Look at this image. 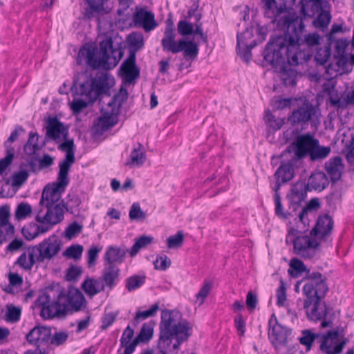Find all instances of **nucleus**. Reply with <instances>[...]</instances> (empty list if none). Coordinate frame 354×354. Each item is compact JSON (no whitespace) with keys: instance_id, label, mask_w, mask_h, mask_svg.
Returning <instances> with one entry per match:
<instances>
[{"instance_id":"1","label":"nucleus","mask_w":354,"mask_h":354,"mask_svg":"<svg viewBox=\"0 0 354 354\" xmlns=\"http://www.w3.org/2000/svg\"><path fill=\"white\" fill-rule=\"evenodd\" d=\"M283 26L287 27L285 37L277 36L270 39L264 52L263 57L266 62L272 64L283 63L285 61L283 53L290 65H299L302 61H308L312 56L301 47L312 48L320 44L319 34L308 33L304 35L305 25L302 18L296 17L292 19L288 15L283 17Z\"/></svg>"},{"instance_id":"2","label":"nucleus","mask_w":354,"mask_h":354,"mask_svg":"<svg viewBox=\"0 0 354 354\" xmlns=\"http://www.w3.org/2000/svg\"><path fill=\"white\" fill-rule=\"evenodd\" d=\"M41 307L40 315L45 319L64 318L68 307L75 311H80L86 307V301L83 294L75 288H70L67 292L57 285L45 288L37 298Z\"/></svg>"},{"instance_id":"3","label":"nucleus","mask_w":354,"mask_h":354,"mask_svg":"<svg viewBox=\"0 0 354 354\" xmlns=\"http://www.w3.org/2000/svg\"><path fill=\"white\" fill-rule=\"evenodd\" d=\"M307 277L308 281L303 287V292L306 297L304 303L306 315L311 321H322V328L332 327L333 309L322 301L328 291L326 278L320 272L308 273Z\"/></svg>"},{"instance_id":"4","label":"nucleus","mask_w":354,"mask_h":354,"mask_svg":"<svg viewBox=\"0 0 354 354\" xmlns=\"http://www.w3.org/2000/svg\"><path fill=\"white\" fill-rule=\"evenodd\" d=\"M69 181L68 174L59 171L57 180L45 186L39 201L40 209L35 217L38 223L57 225L63 221L68 208L61 198Z\"/></svg>"},{"instance_id":"5","label":"nucleus","mask_w":354,"mask_h":354,"mask_svg":"<svg viewBox=\"0 0 354 354\" xmlns=\"http://www.w3.org/2000/svg\"><path fill=\"white\" fill-rule=\"evenodd\" d=\"M158 347L165 354H176L180 345L187 341L192 334V326L178 310H164L160 323Z\"/></svg>"},{"instance_id":"6","label":"nucleus","mask_w":354,"mask_h":354,"mask_svg":"<svg viewBox=\"0 0 354 354\" xmlns=\"http://www.w3.org/2000/svg\"><path fill=\"white\" fill-rule=\"evenodd\" d=\"M111 38H106L100 42L99 48L93 46H84L78 53L77 62L82 57L93 69L102 68L111 70L115 68L123 56L121 48H113Z\"/></svg>"},{"instance_id":"7","label":"nucleus","mask_w":354,"mask_h":354,"mask_svg":"<svg viewBox=\"0 0 354 354\" xmlns=\"http://www.w3.org/2000/svg\"><path fill=\"white\" fill-rule=\"evenodd\" d=\"M176 33L173 23L168 21L164 36L161 39L162 50L166 53L172 54L182 52L184 59L192 62L198 55V44L190 39H180L176 40ZM190 65L191 63L186 66H185V63H181L179 65V70L182 71L184 68H188Z\"/></svg>"},{"instance_id":"8","label":"nucleus","mask_w":354,"mask_h":354,"mask_svg":"<svg viewBox=\"0 0 354 354\" xmlns=\"http://www.w3.org/2000/svg\"><path fill=\"white\" fill-rule=\"evenodd\" d=\"M128 93L126 89L121 90L108 103L107 109H102V115L94 123L93 129L97 134H102L118 123V114L122 104L127 100Z\"/></svg>"},{"instance_id":"9","label":"nucleus","mask_w":354,"mask_h":354,"mask_svg":"<svg viewBox=\"0 0 354 354\" xmlns=\"http://www.w3.org/2000/svg\"><path fill=\"white\" fill-rule=\"evenodd\" d=\"M319 109L308 100L305 99L288 116V121L292 126L301 127V129H305L309 123L316 127L319 123Z\"/></svg>"},{"instance_id":"10","label":"nucleus","mask_w":354,"mask_h":354,"mask_svg":"<svg viewBox=\"0 0 354 354\" xmlns=\"http://www.w3.org/2000/svg\"><path fill=\"white\" fill-rule=\"evenodd\" d=\"M292 244L295 254L304 259H311L319 250L321 241L310 233L297 235L292 240Z\"/></svg>"},{"instance_id":"11","label":"nucleus","mask_w":354,"mask_h":354,"mask_svg":"<svg viewBox=\"0 0 354 354\" xmlns=\"http://www.w3.org/2000/svg\"><path fill=\"white\" fill-rule=\"evenodd\" d=\"M268 338L272 345L279 349L286 346L292 330L281 324L274 314L269 319Z\"/></svg>"},{"instance_id":"12","label":"nucleus","mask_w":354,"mask_h":354,"mask_svg":"<svg viewBox=\"0 0 354 354\" xmlns=\"http://www.w3.org/2000/svg\"><path fill=\"white\" fill-rule=\"evenodd\" d=\"M37 256L39 263L50 261L58 254L61 250V241L56 235L50 236L39 244L32 246Z\"/></svg>"},{"instance_id":"13","label":"nucleus","mask_w":354,"mask_h":354,"mask_svg":"<svg viewBox=\"0 0 354 354\" xmlns=\"http://www.w3.org/2000/svg\"><path fill=\"white\" fill-rule=\"evenodd\" d=\"M317 140L310 133L297 136L291 145L294 152L293 158L301 160L308 157Z\"/></svg>"},{"instance_id":"14","label":"nucleus","mask_w":354,"mask_h":354,"mask_svg":"<svg viewBox=\"0 0 354 354\" xmlns=\"http://www.w3.org/2000/svg\"><path fill=\"white\" fill-rule=\"evenodd\" d=\"M10 206H0V245L11 239L15 235V227L10 222Z\"/></svg>"},{"instance_id":"15","label":"nucleus","mask_w":354,"mask_h":354,"mask_svg":"<svg viewBox=\"0 0 354 354\" xmlns=\"http://www.w3.org/2000/svg\"><path fill=\"white\" fill-rule=\"evenodd\" d=\"M64 141L59 144L58 149L66 152L64 159L59 164V171L68 174L72 165L75 161V144L73 139L62 138Z\"/></svg>"},{"instance_id":"16","label":"nucleus","mask_w":354,"mask_h":354,"mask_svg":"<svg viewBox=\"0 0 354 354\" xmlns=\"http://www.w3.org/2000/svg\"><path fill=\"white\" fill-rule=\"evenodd\" d=\"M52 336L51 329L46 326H35L26 336L27 342L30 344H34L39 349L43 345L48 343Z\"/></svg>"},{"instance_id":"17","label":"nucleus","mask_w":354,"mask_h":354,"mask_svg":"<svg viewBox=\"0 0 354 354\" xmlns=\"http://www.w3.org/2000/svg\"><path fill=\"white\" fill-rule=\"evenodd\" d=\"M46 138L58 143L61 138H66L68 136V129L57 117L49 118L46 127Z\"/></svg>"},{"instance_id":"18","label":"nucleus","mask_w":354,"mask_h":354,"mask_svg":"<svg viewBox=\"0 0 354 354\" xmlns=\"http://www.w3.org/2000/svg\"><path fill=\"white\" fill-rule=\"evenodd\" d=\"M283 55L285 58V61L283 63L272 64L270 62H268L276 68H279V77L284 85L295 86L296 84L297 72L291 67L293 66V65H290V64L288 63L286 53H283ZM296 66L297 65H294V66Z\"/></svg>"},{"instance_id":"19","label":"nucleus","mask_w":354,"mask_h":354,"mask_svg":"<svg viewBox=\"0 0 354 354\" xmlns=\"http://www.w3.org/2000/svg\"><path fill=\"white\" fill-rule=\"evenodd\" d=\"M333 227V221L332 218L326 214L318 218L316 225L310 231V234L321 241L325 240L331 234Z\"/></svg>"},{"instance_id":"20","label":"nucleus","mask_w":354,"mask_h":354,"mask_svg":"<svg viewBox=\"0 0 354 354\" xmlns=\"http://www.w3.org/2000/svg\"><path fill=\"white\" fill-rule=\"evenodd\" d=\"M339 335V328L335 330H329L323 335L322 342L320 346L321 350L327 354H339L342 353L344 347L342 344H337L331 350L332 346L336 342Z\"/></svg>"},{"instance_id":"21","label":"nucleus","mask_w":354,"mask_h":354,"mask_svg":"<svg viewBox=\"0 0 354 354\" xmlns=\"http://www.w3.org/2000/svg\"><path fill=\"white\" fill-rule=\"evenodd\" d=\"M136 53L131 52L120 66L126 82L131 83L140 75V69L136 66Z\"/></svg>"},{"instance_id":"22","label":"nucleus","mask_w":354,"mask_h":354,"mask_svg":"<svg viewBox=\"0 0 354 354\" xmlns=\"http://www.w3.org/2000/svg\"><path fill=\"white\" fill-rule=\"evenodd\" d=\"M133 21L136 26H142L146 32L153 30L158 26L154 15L144 9H140L134 14Z\"/></svg>"},{"instance_id":"23","label":"nucleus","mask_w":354,"mask_h":354,"mask_svg":"<svg viewBox=\"0 0 354 354\" xmlns=\"http://www.w3.org/2000/svg\"><path fill=\"white\" fill-rule=\"evenodd\" d=\"M95 95L94 100L102 94H107L110 88L115 84L114 78L109 73H103L96 78H93Z\"/></svg>"},{"instance_id":"24","label":"nucleus","mask_w":354,"mask_h":354,"mask_svg":"<svg viewBox=\"0 0 354 354\" xmlns=\"http://www.w3.org/2000/svg\"><path fill=\"white\" fill-rule=\"evenodd\" d=\"M120 268L117 265H109L104 263V267L100 279L103 282L104 287L113 289L119 279Z\"/></svg>"},{"instance_id":"25","label":"nucleus","mask_w":354,"mask_h":354,"mask_svg":"<svg viewBox=\"0 0 354 354\" xmlns=\"http://www.w3.org/2000/svg\"><path fill=\"white\" fill-rule=\"evenodd\" d=\"M343 168L342 160L339 156L333 157L325 163L326 172L334 183L341 178Z\"/></svg>"},{"instance_id":"26","label":"nucleus","mask_w":354,"mask_h":354,"mask_svg":"<svg viewBox=\"0 0 354 354\" xmlns=\"http://www.w3.org/2000/svg\"><path fill=\"white\" fill-rule=\"evenodd\" d=\"M127 251L124 248L115 246H109L104 254V263L109 265H116L121 263L126 256Z\"/></svg>"},{"instance_id":"27","label":"nucleus","mask_w":354,"mask_h":354,"mask_svg":"<svg viewBox=\"0 0 354 354\" xmlns=\"http://www.w3.org/2000/svg\"><path fill=\"white\" fill-rule=\"evenodd\" d=\"M37 260V256L32 247H28L26 252L22 253L16 261L25 270H30Z\"/></svg>"},{"instance_id":"28","label":"nucleus","mask_w":354,"mask_h":354,"mask_svg":"<svg viewBox=\"0 0 354 354\" xmlns=\"http://www.w3.org/2000/svg\"><path fill=\"white\" fill-rule=\"evenodd\" d=\"M308 189V185L304 181H299L296 183L292 187L290 200L291 203L294 205H299L302 202L307 194Z\"/></svg>"},{"instance_id":"29","label":"nucleus","mask_w":354,"mask_h":354,"mask_svg":"<svg viewBox=\"0 0 354 354\" xmlns=\"http://www.w3.org/2000/svg\"><path fill=\"white\" fill-rule=\"evenodd\" d=\"M288 274L293 278H297L303 272L306 273L305 279L306 282L308 281L307 275L308 273H313L314 272H310V270L307 269L306 266L304 263V262L299 259L294 258L290 260L289 264V269L288 270Z\"/></svg>"},{"instance_id":"30","label":"nucleus","mask_w":354,"mask_h":354,"mask_svg":"<svg viewBox=\"0 0 354 354\" xmlns=\"http://www.w3.org/2000/svg\"><path fill=\"white\" fill-rule=\"evenodd\" d=\"M133 335V329L130 326H128L124 330L120 339V347L124 348L125 354H132L138 346L135 345L133 346L134 343Z\"/></svg>"},{"instance_id":"31","label":"nucleus","mask_w":354,"mask_h":354,"mask_svg":"<svg viewBox=\"0 0 354 354\" xmlns=\"http://www.w3.org/2000/svg\"><path fill=\"white\" fill-rule=\"evenodd\" d=\"M328 185V180L326 175L321 171L311 174L307 184L308 187L315 190L322 191Z\"/></svg>"},{"instance_id":"32","label":"nucleus","mask_w":354,"mask_h":354,"mask_svg":"<svg viewBox=\"0 0 354 354\" xmlns=\"http://www.w3.org/2000/svg\"><path fill=\"white\" fill-rule=\"evenodd\" d=\"M295 174V169L290 162L283 163L277 169L274 176L282 183H286L292 179Z\"/></svg>"},{"instance_id":"33","label":"nucleus","mask_w":354,"mask_h":354,"mask_svg":"<svg viewBox=\"0 0 354 354\" xmlns=\"http://www.w3.org/2000/svg\"><path fill=\"white\" fill-rule=\"evenodd\" d=\"M82 288L86 294L93 297L101 291L104 290V285L100 280L88 278L82 284Z\"/></svg>"},{"instance_id":"34","label":"nucleus","mask_w":354,"mask_h":354,"mask_svg":"<svg viewBox=\"0 0 354 354\" xmlns=\"http://www.w3.org/2000/svg\"><path fill=\"white\" fill-rule=\"evenodd\" d=\"M331 152V147L319 145L318 139L314 145L308 157L311 161H319L326 158Z\"/></svg>"},{"instance_id":"35","label":"nucleus","mask_w":354,"mask_h":354,"mask_svg":"<svg viewBox=\"0 0 354 354\" xmlns=\"http://www.w3.org/2000/svg\"><path fill=\"white\" fill-rule=\"evenodd\" d=\"M301 11L305 17H313L322 10L320 0H301Z\"/></svg>"},{"instance_id":"36","label":"nucleus","mask_w":354,"mask_h":354,"mask_svg":"<svg viewBox=\"0 0 354 354\" xmlns=\"http://www.w3.org/2000/svg\"><path fill=\"white\" fill-rule=\"evenodd\" d=\"M147 159V156L143 147L141 144H138V147H135L130 155V160L127 162V165L131 167L142 166Z\"/></svg>"},{"instance_id":"37","label":"nucleus","mask_w":354,"mask_h":354,"mask_svg":"<svg viewBox=\"0 0 354 354\" xmlns=\"http://www.w3.org/2000/svg\"><path fill=\"white\" fill-rule=\"evenodd\" d=\"M79 86V91L77 92V94L84 95L91 101L95 100H94L95 88L93 77L86 75V80L83 82L80 83Z\"/></svg>"},{"instance_id":"38","label":"nucleus","mask_w":354,"mask_h":354,"mask_svg":"<svg viewBox=\"0 0 354 354\" xmlns=\"http://www.w3.org/2000/svg\"><path fill=\"white\" fill-rule=\"evenodd\" d=\"M153 324L151 323H145L142 324L139 334L134 338L133 346L139 343H147L153 337Z\"/></svg>"},{"instance_id":"39","label":"nucleus","mask_w":354,"mask_h":354,"mask_svg":"<svg viewBox=\"0 0 354 354\" xmlns=\"http://www.w3.org/2000/svg\"><path fill=\"white\" fill-rule=\"evenodd\" d=\"M39 135L37 133L30 132L28 139L24 145V151L28 156H32L37 151L41 149V147L39 145Z\"/></svg>"},{"instance_id":"40","label":"nucleus","mask_w":354,"mask_h":354,"mask_svg":"<svg viewBox=\"0 0 354 354\" xmlns=\"http://www.w3.org/2000/svg\"><path fill=\"white\" fill-rule=\"evenodd\" d=\"M21 308L15 306L12 304L6 305V313L5 315V320L8 322L15 323L17 322L21 317Z\"/></svg>"},{"instance_id":"41","label":"nucleus","mask_w":354,"mask_h":354,"mask_svg":"<svg viewBox=\"0 0 354 354\" xmlns=\"http://www.w3.org/2000/svg\"><path fill=\"white\" fill-rule=\"evenodd\" d=\"M263 3L265 17L272 19V21L277 20V14L276 10V0H261Z\"/></svg>"},{"instance_id":"42","label":"nucleus","mask_w":354,"mask_h":354,"mask_svg":"<svg viewBox=\"0 0 354 354\" xmlns=\"http://www.w3.org/2000/svg\"><path fill=\"white\" fill-rule=\"evenodd\" d=\"M32 213V207L26 203H19L15 209V218L17 221H21L30 216Z\"/></svg>"},{"instance_id":"43","label":"nucleus","mask_w":354,"mask_h":354,"mask_svg":"<svg viewBox=\"0 0 354 354\" xmlns=\"http://www.w3.org/2000/svg\"><path fill=\"white\" fill-rule=\"evenodd\" d=\"M82 224H80L77 221H73L65 229L64 237L68 240H71L78 236L82 232Z\"/></svg>"},{"instance_id":"44","label":"nucleus","mask_w":354,"mask_h":354,"mask_svg":"<svg viewBox=\"0 0 354 354\" xmlns=\"http://www.w3.org/2000/svg\"><path fill=\"white\" fill-rule=\"evenodd\" d=\"M145 276L133 275L127 279L126 287L129 292L141 287L145 282Z\"/></svg>"},{"instance_id":"45","label":"nucleus","mask_w":354,"mask_h":354,"mask_svg":"<svg viewBox=\"0 0 354 354\" xmlns=\"http://www.w3.org/2000/svg\"><path fill=\"white\" fill-rule=\"evenodd\" d=\"M153 241V238L149 236H142L137 239L136 243L131 247L130 250L131 257H134L141 248L146 247L150 244Z\"/></svg>"},{"instance_id":"46","label":"nucleus","mask_w":354,"mask_h":354,"mask_svg":"<svg viewBox=\"0 0 354 354\" xmlns=\"http://www.w3.org/2000/svg\"><path fill=\"white\" fill-rule=\"evenodd\" d=\"M330 103L332 105L341 109L345 108L347 105H354V90L348 92L344 100L331 98Z\"/></svg>"},{"instance_id":"47","label":"nucleus","mask_w":354,"mask_h":354,"mask_svg":"<svg viewBox=\"0 0 354 354\" xmlns=\"http://www.w3.org/2000/svg\"><path fill=\"white\" fill-rule=\"evenodd\" d=\"M257 42L255 40L252 41L250 44L241 45L240 48L236 46L237 53L241 58L245 62H248L251 58V50L256 46Z\"/></svg>"},{"instance_id":"48","label":"nucleus","mask_w":354,"mask_h":354,"mask_svg":"<svg viewBox=\"0 0 354 354\" xmlns=\"http://www.w3.org/2000/svg\"><path fill=\"white\" fill-rule=\"evenodd\" d=\"M158 304H153L149 310L136 313L133 319V324L137 325L140 321L144 320L149 317L153 316L158 310Z\"/></svg>"},{"instance_id":"49","label":"nucleus","mask_w":354,"mask_h":354,"mask_svg":"<svg viewBox=\"0 0 354 354\" xmlns=\"http://www.w3.org/2000/svg\"><path fill=\"white\" fill-rule=\"evenodd\" d=\"M331 16L328 12L322 11L313 21V25L316 28H326L330 22Z\"/></svg>"},{"instance_id":"50","label":"nucleus","mask_w":354,"mask_h":354,"mask_svg":"<svg viewBox=\"0 0 354 354\" xmlns=\"http://www.w3.org/2000/svg\"><path fill=\"white\" fill-rule=\"evenodd\" d=\"M266 121L270 127L274 130L281 129L284 124L283 118H276L270 110L266 111Z\"/></svg>"},{"instance_id":"51","label":"nucleus","mask_w":354,"mask_h":354,"mask_svg":"<svg viewBox=\"0 0 354 354\" xmlns=\"http://www.w3.org/2000/svg\"><path fill=\"white\" fill-rule=\"evenodd\" d=\"M330 56V48L329 46H324L317 49L315 55V60L320 65H324L326 63Z\"/></svg>"},{"instance_id":"52","label":"nucleus","mask_w":354,"mask_h":354,"mask_svg":"<svg viewBox=\"0 0 354 354\" xmlns=\"http://www.w3.org/2000/svg\"><path fill=\"white\" fill-rule=\"evenodd\" d=\"M184 241V234L182 231H178L175 235L170 236L167 239V247L169 248H179L182 246Z\"/></svg>"},{"instance_id":"53","label":"nucleus","mask_w":354,"mask_h":354,"mask_svg":"<svg viewBox=\"0 0 354 354\" xmlns=\"http://www.w3.org/2000/svg\"><path fill=\"white\" fill-rule=\"evenodd\" d=\"M83 249L81 245H73L66 248L64 255L70 259H79L82 257Z\"/></svg>"},{"instance_id":"54","label":"nucleus","mask_w":354,"mask_h":354,"mask_svg":"<svg viewBox=\"0 0 354 354\" xmlns=\"http://www.w3.org/2000/svg\"><path fill=\"white\" fill-rule=\"evenodd\" d=\"M212 288V283L210 281H205L203 286L196 294V302L201 306L204 303L205 298L209 294Z\"/></svg>"},{"instance_id":"55","label":"nucleus","mask_w":354,"mask_h":354,"mask_svg":"<svg viewBox=\"0 0 354 354\" xmlns=\"http://www.w3.org/2000/svg\"><path fill=\"white\" fill-rule=\"evenodd\" d=\"M21 233L24 238L28 241H31L38 236V231L36 229V223H31L24 226L21 230Z\"/></svg>"},{"instance_id":"56","label":"nucleus","mask_w":354,"mask_h":354,"mask_svg":"<svg viewBox=\"0 0 354 354\" xmlns=\"http://www.w3.org/2000/svg\"><path fill=\"white\" fill-rule=\"evenodd\" d=\"M68 337V333L66 331H57L53 335H52L50 342L52 345L54 346H60L64 344Z\"/></svg>"},{"instance_id":"57","label":"nucleus","mask_w":354,"mask_h":354,"mask_svg":"<svg viewBox=\"0 0 354 354\" xmlns=\"http://www.w3.org/2000/svg\"><path fill=\"white\" fill-rule=\"evenodd\" d=\"M315 339V335L309 330H304L302 336L299 338L301 344L306 346L307 351H309L312 346L313 342Z\"/></svg>"},{"instance_id":"58","label":"nucleus","mask_w":354,"mask_h":354,"mask_svg":"<svg viewBox=\"0 0 354 354\" xmlns=\"http://www.w3.org/2000/svg\"><path fill=\"white\" fill-rule=\"evenodd\" d=\"M28 176V171L24 169H21L19 171L15 173L12 176V185L15 187H20L27 180Z\"/></svg>"},{"instance_id":"59","label":"nucleus","mask_w":354,"mask_h":354,"mask_svg":"<svg viewBox=\"0 0 354 354\" xmlns=\"http://www.w3.org/2000/svg\"><path fill=\"white\" fill-rule=\"evenodd\" d=\"M178 33L183 37L190 35L194 32L193 25L185 20H180L177 25Z\"/></svg>"},{"instance_id":"60","label":"nucleus","mask_w":354,"mask_h":354,"mask_svg":"<svg viewBox=\"0 0 354 354\" xmlns=\"http://www.w3.org/2000/svg\"><path fill=\"white\" fill-rule=\"evenodd\" d=\"M145 218V214L141 209L140 205L138 203H134L129 210V218L131 220H139Z\"/></svg>"},{"instance_id":"61","label":"nucleus","mask_w":354,"mask_h":354,"mask_svg":"<svg viewBox=\"0 0 354 354\" xmlns=\"http://www.w3.org/2000/svg\"><path fill=\"white\" fill-rule=\"evenodd\" d=\"M171 263L170 259L166 255L159 256L153 261L155 268L160 270H165L171 266Z\"/></svg>"},{"instance_id":"62","label":"nucleus","mask_w":354,"mask_h":354,"mask_svg":"<svg viewBox=\"0 0 354 354\" xmlns=\"http://www.w3.org/2000/svg\"><path fill=\"white\" fill-rule=\"evenodd\" d=\"M319 202L317 198L311 199L308 203L307 206L301 210V212L299 214V220L304 224L306 223V216L309 209H316L319 207Z\"/></svg>"},{"instance_id":"63","label":"nucleus","mask_w":354,"mask_h":354,"mask_svg":"<svg viewBox=\"0 0 354 354\" xmlns=\"http://www.w3.org/2000/svg\"><path fill=\"white\" fill-rule=\"evenodd\" d=\"M14 158V149H7V155L0 160V174H2L7 167L11 164Z\"/></svg>"},{"instance_id":"64","label":"nucleus","mask_w":354,"mask_h":354,"mask_svg":"<svg viewBox=\"0 0 354 354\" xmlns=\"http://www.w3.org/2000/svg\"><path fill=\"white\" fill-rule=\"evenodd\" d=\"M88 106V103L82 99H75L70 104V108L74 115L79 114Z\"/></svg>"}]
</instances>
